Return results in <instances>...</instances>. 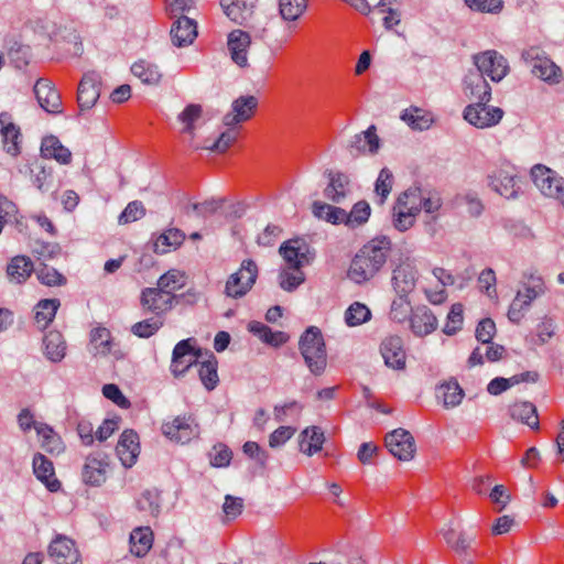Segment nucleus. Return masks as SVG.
<instances>
[{
  "label": "nucleus",
  "instance_id": "f257e3e1",
  "mask_svg": "<svg viewBox=\"0 0 564 564\" xmlns=\"http://www.w3.org/2000/svg\"><path fill=\"white\" fill-rule=\"evenodd\" d=\"M391 247V239L387 236L376 237L364 245L351 260L349 279L364 283L373 278L387 262Z\"/></svg>",
  "mask_w": 564,
  "mask_h": 564
},
{
  "label": "nucleus",
  "instance_id": "f03ea898",
  "mask_svg": "<svg viewBox=\"0 0 564 564\" xmlns=\"http://www.w3.org/2000/svg\"><path fill=\"white\" fill-rule=\"evenodd\" d=\"M299 349L305 365L314 376H321L327 366V352L321 329L310 326L299 340Z\"/></svg>",
  "mask_w": 564,
  "mask_h": 564
},
{
  "label": "nucleus",
  "instance_id": "7ed1b4c3",
  "mask_svg": "<svg viewBox=\"0 0 564 564\" xmlns=\"http://www.w3.org/2000/svg\"><path fill=\"white\" fill-rule=\"evenodd\" d=\"M177 205L183 212H245L247 209H257L261 206L258 205L257 198L250 199H229L227 197H210L202 203L192 202L188 196L184 193L177 194Z\"/></svg>",
  "mask_w": 564,
  "mask_h": 564
},
{
  "label": "nucleus",
  "instance_id": "20e7f679",
  "mask_svg": "<svg viewBox=\"0 0 564 564\" xmlns=\"http://www.w3.org/2000/svg\"><path fill=\"white\" fill-rule=\"evenodd\" d=\"M442 200L437 193L424 194L420 187H410L402 192L393 206L392 212H437Z\"/></svg>",
  "mask_w": 564,
  "mask_h": 564
},
{
  "label": "nucleus",
  "instance_id": "39448f33",
  "mask_svg": "<svg viewBox=\"0 0 564 564\" xmlns=\"http://www.w3.org/2000/svg\"><path fill=\"white\" fill-rule=\"evenodd\" d=\"M534 185L546 197L554 198L564 207V178L553 170L542 164L531 169Z\"/></svg>",
  "mask_w": 564,
  "mask_h": 564
},
{
  "label": "nucleus",
  "instance_id": "423d86ee",
  "mask_svg": "<svg viewBox=\"0 0 564 564\" xmlns=\"http://www.w3.org/2000/svg\"><path fill=\"white\" fill-rule=\"evenodd\" d=\"M257 276L256 262L251 259L243 260L240 269L228 278L225 288L226 295L234 299L245 296L256 283Z\"/></svg>",
  "mask_w": 564,
  "mask_h": 564
},
{
  "label": "nucleus",
  "instance_id": "0eeeda50",
  "mask_svg": "<svg viewBox=\"0 0 564 564\" xmlns=\"http://www.w3.org/2000/svg\"><path fill=\"white\" fill-rule=\"evenodd\" d=\"M195 339L187 338L178 341L172 355L171 371L175 377L183 376L189 367L196 366L205 352L194 346Z\"/></svg>",
  "mask_w": 564,
  "mask_h": 564
},
{
  "label": "nucleus",
  "instance_id": "6e6552de",
  "mask_svg": "<svg viewBox=\"0 0 564 564\" xmlns=\"http://www.w3.org/2000/svg\"><path fill=\"white\" fill-rule=\"evenodd\" d=\"M489 100L475 101L464 110V119L478 129H486L498 124L503 110L499 107L488 106Z\"/></svg>",
  "mask_w": 564,
  "mask_h": 564
},
{
  "label": "nucleus",
  "instance_id": "1a4fd4ad",
  "mask_svg": "<svg viewBox=\"0 0 564 564\" xmlns=\"http://www.w3.org/2000/svg\"><path fill=\"white\" fill-rule=\"evenodd\" d=\"M473 61L475 70L488 76L492 82H500L509 72L507 59L495 50L475 54Z\"/></svg>",
  "mask_w": 564,
  "mask_h": 564
},
{
  "label": "nucleus",
  "instance_id": "9d476101",
  "mask_svg": "<svg viewBox=\"0 0 564 564\" xmlns=\"http://www.w3.org/2000/svg\"><path fill=\"white\" fill-rule=\"evenodd\" d=\"M279 252L285 262V268H289V270H302V268L308 265L315 257L308 243L300 238L290 239L282 243Z\"/></svg>",
  "mask_w": 564,
  "mask_h": 564
},
{
  "label": "nucleus",
  "instance_id": "9b49d317",
  "mask_svg": "<svg viewBox=\"0 0 564 564\" xmlns=\"http://www.w3.org/2000/svg\"><path fill=\"white\" fill-rule=\"evenodd\" d=\"M161 431L172 442L186 444L198 437L199 425L195 422L193 415H182L163 423Z\"/></svg>",
  "mask_w": 564,
  "mask_h": 564
},
{
  "label": "nucleus",
  "instance_id": "f8f14e48",
  "mask_svg": "<svg viewBox=\"0 0 564 564\" xmlns=\"http://www.w3.org/2000/svg\"><path fill=\"white\" fill-rule=\"evenodd\" d=\"M523 58L530 64L534 76L550 84H556L562 77L561 68L549 57L540 55L538 48H530L523 53Z\"/></svg>",
  "mask_w": 564,
  "mask_h": 564
},
{
  "label": "nucleus",
  "instance_id": "ddd939ff",
  "mask_svg": "<svg viewBox=\"0 0 564 564\" xmlns=\"http://www.w3.org/2000/svg\"><path fill=\"white\" fill-rule=\"evenodd\" d=\"M175 295L163 291L160 288H145L141 292L140 304L144 313H152L156 317H161L172 310Z\"/></svg>",
  "mask_w": 564,
  "mask_h": 564
},
{
  "label": "nucleus",
  "instance_id": "4468645a",
  "mask_svg": "<svg viewBox=\"0 0 564 564\" xmlns=\"http://www.w3.org/2000/svg\"><path fill=\"white\" fill-rule=\"evenodd\" d=\"M386 447L400 460H410L415 454V442L411 433L403 429H397L386 435Z\"/></svg>",
  "mask_w": 564,
  "mask_h": 564
},
{
  "label": "nucleus",
  "instance_id": "2eb2a0df",
  "mask_svg": "<svg viewBox=\"0 0 564 564\" xmlns=\"http://www.w3.org/2000/svg\"><path fill=\"white\" fill-rule=\"evenodd\" d=\"M48 555L56 564H80L75 542L65 535H56L50 543Z\"/></svg>",
  "mask_w": 564,
  "mask_h": 564
},
{
  "label": "nucleus",
  "instance_id": "dca6fc26",
  "mask_svg": "<svg viewBox=\"0 0 564 564\" xmlns=\"http://www.w3.org/2000/svg\"><path fill=\"white\" fill-rule=\"evenodd\" d=\"M251 45V36L248 32L237 29L232 30L227 36V47L231 61L239 67L249 66L248 50Z\"/></svg>",
  "mask_w": 564,
  "mask_h": 564
},
{
  "label": "nucleus",
  "instance_id": "f3484780",
  "mask_svg": "<svg viewBox=\"0 0 564 564\" xmlns=\"http://www.w3.org/2000/svg\"><path fill=\"white\" fill-rule=\"evenodd\" d=\"M0 133L4 151L12 156H18L21 153L22 134L9 112L0 113Z\"/></svg>",
  "mask_w": 564,
  "mask_h": 564
},
{
  "label": "nucleus",
  "instance_id": "a211bd4d",
  "mask_svg": "<svg viewBox=\"0 0 564 564\" xmlns=\"http://www.w3.org/2000/svg\"><path fill=\"white\" fill-rule=\"evenodd\" d=\"M107 467V455L102 453H94L88 455L82 471L84 482L90 486H100L106 481Z\"/></svg>",
  "mask_w": 564,
  "mask_h": 564
},
{
  "label": "nucleus",
  "instance_id": "6ab92c4d",
  "mask_svg": "<svg viewBox=\"0 0 564 564\" xmlns=\"http://www.w3.org/2000/svg\"><path fill=\"white\" fill-rule=\"evenodd\" d=\"M258 106L254 96H241L232 101L231 112L224 116L223 122L226 127H234L249 120Z\"/></svg>",
  "mask_w": 564,
  "mask_h": 564
},
{
  "label": "nucleus",
  "instance_id": "aec40b11",
  "mask_svg": "<svg viewBox=\"0 0 564 564\" xmlns=\"http://www.w3.org/2000/svg\"><path fill=\"white\" fill-rule=\"evenodd\" d=\"M34 94L39 105L46 112L59 113L62 111L61 95L51 80L44 78L39 79L34 85Z\"/></svg>",
  "mask_w": 564,
  "mask_h": 564
},
{
  "label": "nucleus",
  "instance_id": "412c9836",
  "mask_svg": "<svg viewBox=\"0 0 564 564\" xmlns=\"http://www.w3.org/2000/svg\"><path fill=\"white\" fill-rule=\"evenodd\" d=\"M100 77L95 72L83 76L77 91V101L80 110L90 109L100 96Z\"/></svg>",
  "mask_w": 564,
  "mask_h": 564
},
{
  "label": "nucleus",
  "instance_id": "4be33fe9",
  "mask_svg": "<svg viewBox=\"0 0 564 564\" xmlns=\"http://www.w3.org/2000/svg\"><path fill=\"white\" fill-rule=\"evenodd\" d=\"M417 280V272L412 263L404 261L400 263L392 273V285L399 296L408 297L414 290Z\"/></svg>",
  "mask_w": 564,
  "mask_h": 564
},
{
  "label": "nucleus",
  "instance_id": "5701e85b",
  "mask_svg": "<svg viewBox=\"0 0 564 564\" xmlns=\"http://www.w3.org/2000/svg\"><path fill=\"white\" fill-rule=\"evenodd\" d=\"M380 352L388 367L398 370L405 367V351L401 337H386L380 345Z\"/></svg>",
  "mask_w": 564,
  "mask_h": 564
},
{
  "label": "nucleus",
  "instance_id": "b1692460",
  "mask_svg": "<svg viewBox=\"0 0 564 564\" xmlns=\"http://www.w3.org/2000/svg\"><path fill=\"white\" fill-rule=\"evenodd\" d=\"M328 184L324 189L327 199L343 204L350 194V178L341 172L327 171Z\"/></svg>",
  "mask_w": 564,
  "mask_h": 564
},
{
  "label": "nucleus",
  "instance_id": "393cba45",
  "mask_svg": "<svg viewBox=\"0 0 564 564\" xmlns=\"http://www.w3.org/2000/svg\"><path fill=\"white\" fill-rule=\"evenodd\" d=\"M117 455L126 467H131L140 453L139 436L132 430H126L117 444Z\"/></svg>",
  "mask_w": 564,
  "mask_h": 564
},
{
  "label": "nucleus",
  "instance_id": "a878e982",
  "mask_svg": "<svg viewBox=\"0 0 564 564\" xmlns=\"http://www.w3.org/2000/svg\"><path fill=\"white\" fill-rule=\"evenodd\" d=\"M410 326L414 335L423 337L437 328V318L425 305L411 311Z\"/></svg>",
  "mask_w": 564,
  "mask_h": 564
},
{
  "label": "nucleus",
  "instance_id": "bb28decb",
  "mask_svg": "<svg viewBox=\"0 0 564 564\" xmlns=\"http://www.w3.org/2000/svg\"><path fill=\"white\" fill-rule=\"evenodd\" d=\"M464 93L469 99L475 101L491 99V88L485 76L477 70H470L465 76Z\"/></svg>",
  "mask_w": 564,
  "mask_h": 564
},
{
  "label": "nucleus",
  "instance_id": "cd10ccee",
  "mask_svg": "<svg viewBox=\"0 0 564 564\" xmlns=\"http://www.w3.org/2000/svg\"><path fill=\"white\" fill-rule=\"evenodd\" d=\"M196 36L197 26L194 20L182 15L173 23L171 37L175 46H187L193 43Z\"/></svg>",
  "mask_w": 564,
  "mask_h": 564
},
{
  "label": "nucleus",
  "instance_id": "c85d7f7f",
  "mask_svg": "<svg viewBox=\"0 0 564 564\" xmlns=\"http://www.w3.org/2000/svg\"><path fill=\"white\" fill-rule=\"evenodd\" d=\"M33 471L36 478L42 481L50 491H57L61 482L55 477L53 463L43 454L37 453L33 457Z\"/></svg>",
  "mask_w": 564,
  "mask_h": 564
},
{
  "label": "nucleus",
  "instance_id": "c756f323",
  "mask_svg": "<svg viewBox=\"0 0 564 564\" xmlns=\"http://www.w3.org/2000/svg\"><path fill=\"white\" fill-rule=\"evenodd\" d=\"M44 355L52 362H61L67 350V344L58 330H50L43 338Z\"/></svg>",
  "mask_w": 564,
  "mask_h": 564
},
{
  "label": "nucleus",
  "instance_id": "7c9ffc66",
  "mask_svg": "<svg viewBox=\"0 0 564 564\" xmlns=\"http://www.w3.org/2000/svg\"><path fill=\"white\" fill-rule=\"evenodd\" d=\"M491 187L501 196L510 199L518 194L516 175L507 170H499L490 176Z\"/></svg>",
  "mask_w": 564,
  "mask_h": 564
},
{
  "label": "nucleus",
  "instance_id": "2f4dec72",
  "mask_svg": "<svg viewBox=\"0 0 564 564\" xmlns=\"http://www.w3.org/2000/svg\"><path fill=\"white\" fill-rule=\"evenodd\" d=\"M412 130L424 131L430 129L434 122V116L431 111L416 106H410L404 109L400 116Z\"/></svg>",
  "mask_w": 564,
  "mask_h": 564
},
{
  "label": "nucleus",
  "instance_id": "473e14b6",
  "mask_svg": "<svg viewBox=\"0 0 564 564\" xmlns=\"http://www.w3.org/2000/svg\"><path fill=\"white\" fill-rule=\"evenodd\" d=\"M217 359L213 352L206 351L204 357L198 361L196 367H198V376L207 390H214L218 384V373H217Z\"/></svg>",
  "mask_w": 564,
  "mask_h": 564
},
{
  "label": "nucleus",
  "instance_id": "72a5a7b5",
  "mask_svg": "<svg viewBox=\"0 0 564 564\" xmlns=\"http://www.w3.org/2000/svg\"><path fill=\"white\" fill-rule=\"evenodd\" d=\"M443 535L446 543L456 552L462 562L473 564L474 552L470 546V541H468L462 532L449 529L445 531Z\"/></svg>",
  "mask_w": 564,
  "mask_h": 564
},
{
  "label": "nucleus",
  "instance_id": "f704fd0d",
  "mask_svg": "<svg viewBox=\"0 0 564 564\" xmlns=\"http://www.w3.org/2000/svg\"><path fill=\"white\" fill-rule=\"evenodd\" d=\"M33 270L34 265L29 257L15 256L7 265V275L11 282L21 284L31 276Z\"/></svg>",
  "mask_w": 564,
  "mask_h": 564
},
{
  "label": "nucleus",
  "instance_id": "c9c22d12",
  "mask_svg": "<svg viewBox=\"0 0 564 564\" xmlns=\"http://www.w3.org/2000/svg\"><path fill=\"white\" fill-rule=\"evenodd\" d=\"M41 154L46 159H54L61 164H69L72 161L70 151L54 135L45 137L42 140Z\"/></svg>",
  "mask_w": 564,
  "mask_h": 564
},
{
  "label": "nucleus",
  "instance_id": "e433bc0d",
  "mask_svg": "<svg viewBox=\"0 0 564 564\" xmlns=\"http://www.w3.org/2000/svg\"><path fill=\"white\" fill-rule=\"evenodd\" d=\"M300 438V451L308 456L319 452L325 442L324 432L318 426L306 427Z\"/></svg>",
  "mask_w": 564,
  "mask_h": 564
},
{
  "label": "nucleus",
  "instance_id": "4c0bfd02",
  "mask_svg": "<svg viewBox=\"0 0 564 564\" xmlns=\"http://www.w3.org/2000/svg\"><path fill=\"white\" fill-rule=\"evenodd\" d=\"M510 414L513 420L527 424L532 430L540 427L536 408L531 402H516L510 406Z\"/></svg>",
  "mask_w": 564,
  "mask_h": 564
},
{
  "label": "nucleus",
  "instance_id": "58836bf2",
  "mask_svg": "<svg viewBox=\"0 0 564 564\" xmlns=\"http://www.w3.org/2000/svg\"><path fill=\"white\" fill-rule=\"evenodd\" d=\"M153 544V532L150 527L135 528L130 534V551L138 557L144 556Z\"/></svg>",
  "mask_w": 564,
  "mask_h": 564
},
{
  "label": "nucleus",
  "instance_id": "ea45409f",
  "mask_svg": "<svg viewBox=\"0 0 564 564\" xmlns=\"http://www.w3.org/2000/svg\"><path fill=\"white\" fill-rule=\"evenodd\" d=\"M185 239V235L177 228H170L158 236L153 242V251L158 254H164L180 247Z\"/></svg>",
  "mask_w": 564,
  "mask_h": 564
},
{
  "label": "nucleus",
  "instance_id": "a19ab883",
  "mask_svg": "<svg viewBox=\"0 0 564 564\" xmlns=\"http://www.w3.org/2000/svg\"><path fill=\"white\" fill-rule=\"evenodd\" d=\"M318 218L333 225H344L348 229H355L365 225L370 214H315Z\"/></svg>",
  "mask_w": 564,
  "mask_h": 564
},
{
  "label": "nucleus",
  "instance_id": "79ce46f5",
  "mask_svg": "<svg viewBox=\"0 0 564 564\" xmlns=\"http://www.w3.org/2000/svg\"><path fill=\"white\" fill-rule=\"evenodd\" d=\"M437 398L442 399L445 408H455L464 398V390L456 380H449L437 388Z\"/></svg>",
  "mask_w": 564,
  "mask_h": 564
},
{
  "label": "nucleus",
  "instance_id": "37998d69",
  "mask_svg": "<svg viewBox=\"0 0 564 564\" xmlns=\"http://www.w3.org/2000/svg\"><path fill=\"white\" fill-rule=\"evenodd\" d=\"M59 304L61 303L57 299H45L37 303L35 311V322L39 325V328L45 329L50 323L53 322Z\"/></svg>",
  "mask_w": 564,
  "mask_h": 564
},
{
  "label": "nucleus",
  "instance_id": "c03bdc74",
  "mask_svg": "<svg viewBox=\"0 0 564 564\" xmlns=\"http://www.w3.org/2000/svg\"><path fill=\"white\" fill-rule=\"evenodd\" d=\"M392 172L389 169L383 167L378 175L373 191V202L378 207H381L384 204L386 199L392 191Z\"/></svg>",
  "mask_w": 564,
  "mask_h": 564
},
{
  "label": "nucleus",
  "instance_id": "a18cd8bd",
  "mask_svg": "<svg viewBox=\"0 0 564 564\" xmlns=\"http://www.w3.org/2000/svg\"><path fill=\"white\" fill-rule=\"evenodd\" d=\"M132 74L140 78L142 83L148 85H156L160 83L162 74L159 67L145 61L135 62L131 66Z\"/></svg>",
  "mask_w": 564,
  "mask_h": 564
},
{
  "label": "nucleus",
  "instance_id": "49530a36",
  "mask_svg": "<svg viewBox=\"0 0 564 564\" xmlns=\"http://www.w3.org/2000/svg\"><path fill=\"white\" fill-rule=\"evenodd\" d=\"M137 508L145 516L158 517L160 513V494L156 489H147L135 501Z\"/></svg>",
  "mask_w": 564,
  "mask_h": 564
},
{
  "label": "nucleus",
  "instance_id": "de8ad7c7",
  "mask_svg": "<svg viewBox=\"0 0 564 564\" xmlns=\"http://www.w3.org/2000/svg\"><path fill=\"white\" fill-rule=\"evenodd\" d=\"M308 7V0H279V13L286 22L299 20Z\"/></svg>",
  "mask_w": 564,
  "mask_h": 564
},
{
  "label": "nucleus",
  "instance_id": "09e8293b",
  "mask_svg": "<svg viewBox=\"0 0 564 564\" xmlns=\"http://www.w3.org/2000/svg\"><path fill=\"white\" fill-rule=\"evenodd\" d=\"M523 291H518L530 304L545 291L544 281L540 275L534 273L524 274Z\"/></svg>",
  "mask_w": 564,
  "mask_h": 564
},
{
  "label": "nucleus",
  "instance_id": "8fccbe9b",
  "mask_svg": "<svg viewBox=\"0 0 564 564\" xmlns=\"http://www.w3.org/2000/svg\"><path fill=\"white\" fill-rule=\"evenodd\" d=\"M203 107L198 104H189L177 116V120L184 126L182 132L188 133L192 138L195 134V122L202 118Z\"/></svg>",
  "mask_w": 564,
  "mask_h": 564
},
{
  "label": "nucleus",
  "instance_id": "3c124183",
  "mask_svg": "<svg viewBox=\"0 0 564 564\" xmlns=\"http://www.w3.org/2000/svg\"><path fill=\"white\" fill-rule=\"evenodd\" d=\"M371 318L370 310L360 302H354L345 312V323L349 327L359 326Z\"/></svg>",
  "mask_w": 564,
  "mask_h": 564
},
{
  "label": "nucleus",
  "instance_id": "603ef678",
  "mask_svg": "<svg viewBox=\"0 0 564 564\" xmlns=\"http://www.w3.org/2000/svg\"><path fill=\"white\" fill-rule=\"evenodd\" d=\"M111 333L106 327H96L90 332V343L95 347L96 354L107 355L111 350Z\"/></svg>",
  "mask_w": 564,
  "mask_h": 564
},
{
  "label": "nucleus",
  "instance_id": "864d4df0",
  "mask_svg": "<svg viewBox=\"0 0 564 564\" xmlns=\"http://www.w3.org/2000/svg\"><path fill=\"white\" fill-rule=\"evenodd\" d=\"M184 273L177 269H171L160 276L158 280V288L163 291L174 294L175 291L182 289L185 284Z\"/></svg>",
  "mask_w": 564,
  "mask_h": 564
},
{
  "label": "nucleus",
  "instance_id": "5fc2aeb1",
  "mask_svg": "<svg viewBox=\"0 0 564 564\" xmlns=\"http://www.w3.org/2000/svg\"><path fill=\"white\" fill-rule=\"evenodd\" d=\"M368 145V150L371 153H376L379 149V138L376 133V127L370 126L366 131L355 137L354 142L351 143V149H357L361 151L365 147Z\"/></svg>",
  "mask_w": 564,
  "mask_h": 564
},
{
  "label": "nucleus",
  "instance_id": "6e6d98bb",
  "mask_svg": "<svg viewBox=\"0 0 564 564\" xmlns=\"http://www.w3.org/2000/svg\"><path fill=\"white\" fill-rule=\"evenodd\" d=\"M39 435L43 437L42 447L48 453H59L63 449V444L57 434L45 424L35 426Z\"/></svg>",
  "mask_w": 564,
  "mask_h": 564
},
{
  "label": "nucleus",
  "instance_id": "4d7b16f0",
  "mask_svg": "<svg viewBox=\"0 0 564 564\" xmlns=\"http://www.w3.org/2000/svg\"><path fill=\"white\" fill-rule=\"evenodd\" d=\"M280 286L285 291H294L305 281V274L302 270L283 268L279 275Z\"/></svg>",
  "mask_w": 564,
  "mask_h": 564
},
{
  "label": "nucleus",
  "instance_id": "13d9d810",
  "mask_svg": "<svg viewBox=\"0 0 564 564\" xmlns=\"http://www.w3.org/2000/svg\"><path fill=\"white\" fill-rule=\"evenodd\" d=\"M163 326V321L158 318H147L135 323L131 327L133 335L140 338H149L153 336Z\"/></svg>",
  "mask_w": 564,
  "mask_h": 564
},
{
  "label": "nucleus",
  "instance_id": "bf43d9fd",
  "mask_svg": "<svg viewBox=\"0 0 564 564\" xmlns=\"http://www.w3.org/2000/svg\"><path fill=\"white\" fill-rule=\"evenodd\" d=\"M238 134L239 130L236 128V126L227 127V130L224 131L212 145L205 147V149L212 152L224 153L230 145L234 144L238 138Z\"/></svg>",
  "mask_w": 564,
  "mask_h": 564
},
{
  "label": "nucleus",
  "instance_id": "052dcab7",
  "mask_svg": "<svg viewBox=\"0 0 564 564\" xmlns=\"http://www.w3.org/2000/svg\"><path fill=\"white\" fill-rule=\"evenodd\" d=\"M463 305L460 303H455L452 305L451 311L447 315L446 324L443 328V332L446 335H454L456 334L463 325Z\"/></svg>",
  "mask_w": 564,
  "mask_h": 564
},
{
  "label": "nucleus",
  "instance_id": "680f3d73",
  "mask_svg": "<svg viewBox=\"0 0 564 564\" xmlns=\"http://www.w3.org/2000/svg\"><path fill=\"white\" fill-rule=\"evenodd\" d=\"M530 306L531 304L523 299L522 295L517 294L508 310L509 321L514 324H519L529 311Z\"/></svg>",
  "mask_w": 564,
  "mask_h": 564
},
{
  "label": "nucleus",
  "instance_id": "e2e57ef3",
  "mask_svg": "<svg viewBox=\"0 0 564 564\" xmlns=\"http://www.w3.org/2000/svg\"><path fill=\"white\" fill-rule=\"evenodd\" d=\"M411 311L412 308L408 297L399 296L392 302L389 315L392 321L402 323L408 318Z\"/></svg>",
  "mask_w": 564,
  "mask_h": 564
},
{
  "label": "nucleus",
  "instance_id": "0e129e2a",
  "mask_svg": "<svg viewBox=\"0 0 564 564\" xmlns=\"http://www.w3.org/2000/svg\"><path fill=\"white\" fill-rule=\"evenodd\" d=\"M453 208H466L468 212H480L484 206L475 194L457 195L453 200Z\"/></svg>",
  "mask_w": 564,
  "mask_h": 564
},
{
  "label": "nucleus",
  "instance_id": "69168bd1",
  "mask_svg": "<svg viewBox=\"0 0 564 564\" xmlns=\"http://www.w3.org/2000/svg\"><path fill=\"white\" fill-rule=\"evenodd\" d=\"M496 334V324L491 318L481 319L476 327V338L482 344H490Z\"/></svg>",
  "mask_w": 564,
  "mask_h": 564
},
{
  "label": "nucleus",
  "instance_id": "338daca9",
  "mask_svg": "<svg viewBox=\"0 0 564 564\" xmlns=\"http://www.w3.org/2000/svg\"><path fill=\"white\" fill-rule=\"evenodd\" d=\"M37 278L42 284L54 286L63 285L66 283V279L56 269L44 267L37 272Z\"/></svg>",
  "mask_w": 564,
  "mask_h": 564
},
{
  "label": "nucleus",
  "instance_id": "774afa93",
  "mask_svg": "<svg viewBox=\"0 0 564 564\" xmlns=\"http://www.w3.org/2000/svg\"><path fill=\"white\" fill-rule=\"evenodd\" d=\"M465 3L475 11L496 13L502 9V0H465Z\"/></svg>",
  "mask_w": 564,
  "mask_h": 564
}]
</instances>
